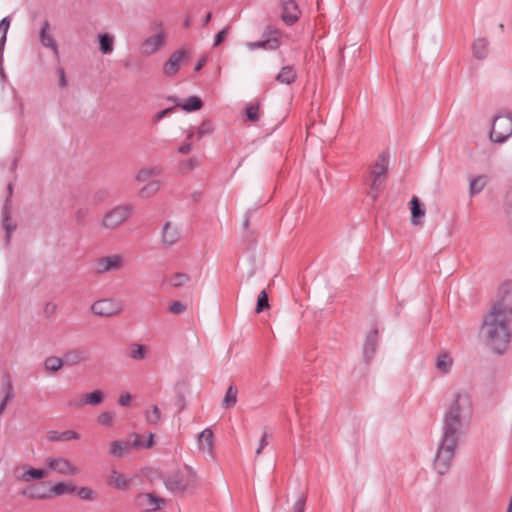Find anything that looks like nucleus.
<instances>
[{"label": "nucleus", "instance_id": "obj_1", "mask_svg": "<svg viewBox=\"0 0 512 512\" xmlns=\"http://www.w3.org/2000/svg\"><path fill=\"white\" fill-rule=\"evenodd\" d=\"M480 332L495 352L502 353L507 348L512 334V281L501 285L498 298L486 314Z\"/></svg>", "mask_w": 512, "mask_h": 512}, {"label": "nucleus", "instance_id": "obj_2", "mask_svg": "<svg viewBox=\"0 0 512 512\" xmlns=\"http://www.w3.org/2000/svg\"><path fill=\"white\" fill-rule=\"evenodd\" d=\"M473 413L472 396L466 389H456L444 414L442 430L461 434V430Z\"/></svg>", "mask_w": 512, "mask_h": 512}, {"label": "nucleus", "instance_id": "obj_3", "mask_svg": "<svg viewBox=\"0 0 512 512\" xmlns=\"http://www.w3.org/2000/svg\"><path fill=\"white\" fill-rule=\"evenodd\" d=\"M459 438V434L442 430V436L433 460V469L437 474L444 475L450 470Z\"/></svg>", "mask_w": 512, "mask_h": 512}, {"label": "nucleus", "instance_id": "obj_4", "mask_svg": "<svg viewBox=\"0 0 512 512\" xmlns=\"http://www.w3.org/2000/svg\"><path fill=\"white\" fill-rule=\"evenodd\" d=\"M198 476L196 471L188 465L183 470H177L168 475L164 480L167 490L173 493L185 492L188 489L196 488Z\"/></svg>", "mask_w": 512, "mask_h": 512}, {"label": "nucleus", "instance_id": "obj_5", "mask_svg": "<svg viewBox=\"0 0 512 512\" xmlns=\"http://www.w3.org/2000/svg\"><path fill=\"white\" fill-rule=\"evenodd\" d=\"M390 163V155L388 152H381L370 172L371 174V185L369 190V196L375 200L378 197L379 191L382 189L386 175L388 172Z\"/></svg>", "mask_w": 512, "mask_h": 512}, {"label": "nucleus", "instance_id": "obj_6", "mask_svg": "<svg viewBox=\"0 0 512 512\" xmlns=\"http://www.w3.org/2000/svg\"><path fill=\"white\" fill-rule=\"evenodd\" d=\"M132 212L133 206L130 204L117 205L103 216L101 225L104 229L115 230L131 216Z\"/></svg>", "mask_w": 512, "mask_h": 512}, {"label": "nucleus", "instance_id": "obj_7", "mask_svg": "<svg viewBox=\"0 0 512 512\" xmlns=\"http://www.w3.org/2000/svg\"><path fill=\"white\" fill-rule=\"evenodd\" d=\"M44 464L46 466V470H48V475L51 472L63 476H74L80 473V469L76 465H74L69 459L63 456H49L45 458Z\"/></svg>", "mask_w": 512, "mask_h": 512}, {"label": "nucleus", "instance_id": "obj_8", "mask_svg": "<svg viewBox=\"0 0 512 512\" xmlns=\"http://www.w3.org/2000/svg\"><path fill=\"white\" fill-rule=\"evenodd\" d=\"M512 135V117L500 115L494 118L489 137L495 143H503Z\"/></svg>", "mask_w": 512, "mask_h": 512}, {"label": "nucleus", "instance_id": "obj_9", "mask_svg": "<svg viewBox=\"0 0 512 512\" xmlns=\"http://www.w3.org/2000/svg\"><path fill=\"white\" fill-rule=\"evenodd\" d=\"M123 310V303L114 298L99 299L91 305V312L100 317H115L120 315Z\"/></svg>", "mask_w": 512, "mask_h": 512}, {"label": "nucleus", "instance_id": "obj_10", "mask_svg": "<svg viewBox=\"0 0 512 512\" xmlns=\"http://www.w3.org/2000/svg\"><path fill=\"white\" fill-rule=\"evenodd\" d=\"M125 259L120 254H113L97 258L94 261V270L98 274H106L112 271L121 270L124 267Z\"/></svg>", "mask_w": 512, "mask_h": 512}, {"label": "nucleus", "instance_id": "obj_11", "mask_svg": "<svg viewBox=\"0 0 512 512\" xmlns=\"http://www.w3.org/2000/svg\"><path fill=\"white\" fill-rule=\"evenodd\" d=\"M134 504L142 512H155L164 506L165 499L155 493H139Z\"/></svg>", "mask_w": 512, "mask_h": 512}, {"label": "nucleus", "instance_id": "obj_12", "mask_svg": "<svg viewBox=\"0 0 512 512\" xmlns=\"http://www.w3.org/2000/svg\"><path fill=\"white\" fill-rule=\"evenodd\" d=\"M160 29L152 36L146 38L140 46V51L144 56H151L157 53L165 44L167 40V33L159 24Z\"/></svg>", "mask_w": 512, "mask_h": 512}, {"label": "nucleus", "instance_id": "obj_13", "mask_svg": "<svg viewBox=\"0 0 512 512\" xmlns=\"http://www.w3.org/2000/svg\"><path fill=\"white\" fill-rule=\"evenodd\" d=\"M16 480L24 483L42 480L48 477V470L45 468H35L28 464L17 467L14 470Z\"/></svg>", "mask_w": 512, "mask_h": 512}, {"label": "nucleus", "instance_id": "obj_14", "mask_svg": "<svg viewBox=\"0 0 512 512\" xmlns=\"http://www.w3.org/2000/svg\"><path fill=\"white\" fill-rule=\"evenodd\" d=\"M189 58L188 51L184 49L177 50L171 54L169 59L163 64V74L166 77H172L177 74L181 65Z\"/></svg>", "mask_w": 512, "mask_h": 512}, {"label": "nucleus", "instance_id": "obj_15", "mask_svg": "<svg viewBox=\"0 0 512 512\" xmlns=\"http://www.w3.org/2000/svg\"><path fill=\"white\" fill-rule=\"evenodd\" d=\"M104 401V392L102 390H94L89 393H85L78 400H72L68 402L67 406L70 408H81L85 405L97 406Z\"/></svg>", "mask_w": 512, "mask_h": 512}, {"label": "nucleus", "instance_id": "obj_16", "mask_svg": "<svg viewBox=\"0 0 512 512\" xmlns=\"http://www.w3.org/2000/svg\"><path fill=\"white\" fill-rule=\"evenodd\" d=\"M197 446L201 453L214 458V434L211 429H204L197 438Z\"/></svg>", "mask_w": 512, "mask_h": 512}, {"label": "nucleus", "instance_id": "obj_17", "mask_svg": "<svg viewBox=\"0 0 512 512\" xmlns=\"http://www.w3.org/2000/svg\"><path fill=\"white\" fill-rule=\"evenodd\" d=\"M282 20L287 25H292L300 17V10L295 0H281Z\"/></svg>", "mask_w": 512, "mask_h": 512}, {"label": "nucleus", "instance_id": "obj_18", "mask_svg": "<svg viewBox=\"0 0 512 512\" xmlns=\"http://www.w3.org/2000/svg\"><path fill=\"white\" fill-rule=\"evenodd\" d=\"M47 485V482H41L38 484H33L27 486L22 490L21 494L32 500H44L50 498L49 491L44 489V486Z\"/></svg>", "mask_w": 512, "mask_h": 512}, {"label": "nucleus", "instance_id": "obj_19", "mask_svg": "<svg viewBox=\"0 0 512 512\" xmlns=\"http://www.w3.org/2000/svg\"><path fill=\"white\" fill-rule=\"evenodd\" d=\"M163 169L158 165L144 166L135 175V181L139 184L153 180V177L161 175Z\"/></svg>", "mask_w": 512, "mask_h": 512}, {"label": "nucleus", "instance_id": "obj_20", "mask_svg": "<svg viewBox=\"0 0 512 512\" xmlns=\"http://www.w3.org/2000/svg\"><path fill=\"white\" fill-rule=\"evenodd\" d=\"M180 238V232L177 225L166 222L162 227V242L166 246L174 245Z\"/></svg>", "mask_w": 512, "mask_h": 512}, {"label": "nucleus", "instance_id": "obj_21", "mask_svg": "<svg viewBox=\"0 0 512 512\" xmlns=\"http://www.w3.org/2000/svg\"><path fill=\"white\" fill-rule=\"evenodd\" d=\"M50 25L47 21H45L42 25V28L40 30L39 39L41 44L46 47L50 48L54 55L57 57L59 56V50L58 46L56 44V41L53 37V35L49 32Z\"/></svg>", "mask_w": 512, "mask_h": 512}, {"label": "nucleus", "instance_id": "obj_22", "mask_svg": "<svg viewBox=\"0 0 512 512\" xmlns=\"http://www.w3.org/2000/svg\"><path fill=\"white\" fill-rule=\"evenodd\" d=\"M454 366V360L451 355L447 352H441L436 357L435 367L437 371L442 375L449 374Z\"/></svg>", "mask_w": 512, "mask_h": 512}, {"label": "nucleus", "instance_id": "obj_23", "mask_svg": "<svg viewBox=\"0 0 512 512\" xmlns=\"http://www.w3.org/2000/svg\"><path fill=\"white\" fill-rule=\"evenodd\" d=\"M77 490V487L70 481H59L51 485L49 493L52 496H63L65 494H72Z\"/></svg>", "mask_w": 512, "mask_h": 512}, {"label": "nucleus", "instance_id": "obj_24", "mask_svg": "<svg viewBox=\"0 0 512 512\" xmlns=\"http://www.w3.org/2000/svg\"><path fill=\"white\" fill-rule=\"evenodd\" d=\"M11 201L6 199L3 212H2V225L6 231L7 238L11 236V234L16 229V224L11 219Z\"/></svg>", "mask_w": 512, "mask_h": 512}, {"label": "nucleus", "instance_id": "obj_25", "mask_svg": "<svg viewBox=\"0 0 512 512\" xmlns=\"http://www.w3.org/2000/svg\"><path fill=\"white\" fill-rule=\"evenodd\" d=\"M489 181L488 176L486 175H477L473 176L469 180V194L470 196H475L481 193L485 187L487 186Z\"/></svg>", "mask_w": 512, "mask_h": 512}, {"label": "nucleus", "instance_id": "obj_26", "mask_svg": "<svg viewBox=\"0 0 512 512\" xmlns=\"http://www.w3.org/2000/svg\"><path fill=\"white\" fill-rule=\"evenodd\" d=\"M245 46L250 51L255 49L276 50L280 46V41L278 37L275 36L264 41L247 42Z\"/></svg>", "mask_w": 512, "mask_h": 512}, {"label": "nucleus", "instance_id": "obj_27", "mask_svg": "<svg viewBox=\"0 0 512 512\" xmlns=\"http://www.w3.org/2000/svg\"><path fill=\"white\" fill-rule=\"evenodd\" d=\"M143 186L138 191V196L141 199H149L156 195L161 187L159 180H151L147 183H142Z\"/></svg>", "mask_w": 512, "mask_h": 512}, {"label": "nucleus", "instance_id": "obj_28", "mask_svg": "<svg viewBox=\"0 0 512 512\" xmlns=\"http://www.w3.org/2000/svg\"><path fill=\"white\" fill-rule=\"evenodd\" d=\"M411 222L413 225H421L422 220L425 216V209L421 205L417 197H413L411 200Z\"/></svg>", "mask_w": 512, "mask_h": 512}, {"label": "nucleus", "instance_id": "obj_29", "mask_svg": "<svg viewBox=\"0 0 512 512\" xmlns=\"http://www.w3.org/2000/svg\"><path fill=\"white\" fill-rule=\"evenodd\" d=\"M148 352L147 346L137 342L131 343L128 348L129 358L136 361L145 360L148 356Z\"/></svg>", "mask_w": 512, "mask_h": 512}, {"label": "nucleus", "instance_id": "obj_30", "mask_svg": "<svg viewBox=\"0 0 512 512\" xmlns=\"http://www.w3.org/2000/svg\"><path fill=\"white\" fill-rule=\"evenodd\" d=\"M131 451V442L130 441H113L110 444L109 453L117 458H122L126 456Z\"/></svg>", "mask_w": 512, "mask_h": 512}, {"label": "nucleus", "instance_id": "obj_31", "mask_svg": "<svg viewBox=\"0 0 512 512\" xmlns=\"http://www.w3.org/2000/svg\"><path fill=\"white\" fill-rule=\"evenodd\" d=\"M473 55L476 59L483 60L489 54V44L485 38H477L472 45Z\"/></svg>", "mask_w": 512, "mask_h": 512}, {"label": "nucleus", "instance_id": "obj_32", "mask_svg": "<svg viewBox=\"0 0 512 512\" xmlns=\"http://www.w3.org/2000/svg\"><path fill=\"white\" fill-rule=\"evenodd\" d=\"M377 333L378 331L376 329H373L371 332L367 334L365 338L363 350L364 356L367 360L372 357L373 353L376 350Z\"/></svg>", "mask_w": 512, "mask_h": 512}, {"label": "nucleus", "instance_id": "obj_33", "mask_svg": "<svg viewBox=\"0 0 512 512\" xmlns=\"http://www.w3.org/2000/svg\"><path fill=\"white\" fill-rule=\"evenodd\" d=\"M176 103L178 107H181L186 112H193L201 109L202 101L198 96H190L183 103H180L178 99H171Z\"/></svg>", "mask_w": 512, "mask_h": 512}, {"label": "nucleus", "instance_id": "obj_34", "mask_svg": "<svg viewBox=\"0 0 512 512\" xmlns=\"http://www.w3.org/2000/svg\"><path fill=\"white\" fill-rule=\"evenodd\" d=\"M191 281V276L186 273L176 272L169 276L167 279L168 284L173 288H181L188 285Z\"/></svg>", "mask_w": 512, "mask_h": 512}, {"label": "nucleus", "instance_id": "obj_35", "mask_svg": "<svg viewBox=\"0 0 512 512\" xmlns=\"http://www.w3.org/2000/svg\"><path fill=\"white\" fill-rule=\"evenodd\" d=\"M108 484L117 489H126L128 488L130 481L126 478L125 475L117 472L116 470H113L110 473Z\"/></svg>", "mask_w": 512, "mask_h": 512}, {"label": "nucleus", "instance_id": "obj_36", "mask_svg": "<svg viewBox=\"0 0 512 512\" xmlns=\"http://www.w3.org/2000/svg\"><path fill=\"white\" fill-rule=\"evenodd\" d=\"M99 50L102 54H111L114 50V36L103 33L98 35Z\"/></svg>", "mask_w": 512, "mask_h": 512}, {"label": "nucleus", "instance_id": "obj_37", "mask_svg": "<svg viewBox=\"0 0 512 512\" xmlns=\"http://www.w3.org/2000/svg\"><path fill=\"white\" fill-rule=\"evenodd\" d=\"M296 78V72L291 66H284L276 76V80L282 84H291Z\"/></svg>", "mask_w": 512, "mask_h": 512}, {"label": "nucleus", "instance_id": "obj_38", "mask_svg": "<svg viewBox=\"0 0 512 512\" xmlns=\"http://www.w3.org/2000/svg\"><path fill=\"white\" fill-rule=\"evenodd\" d=\"M238 390L234 385H229L226 390L225 396L222 401V406L225 408L232 407L237 402Z\"/></svg>", "mask_w": 512, "mask_h": 512}, {"label": "nucleus", "instance_id": "obj_39", "mask_svg": "<svg viewBox=\"0 0 512 512\" xmlns=\"http://www.w3.org/2000/svg\"><path fill=\"white\" fill-rule=\"evenodd\" d=\"M3 391L5 393V396L2 399V401L0 402V415L6 409L8 402L14 398L13 385L10 380H7L5 382V384L3 385Z\"/></svg>", "mask_w": 512, "mask_h": 512}, {"label": "nucleus", "instance_id": "obj_40", "mask_svg": "<svg viewBox=\"0 0 512 512\" xmlns=\"http://www.w3.org/2000/svg\"><path fill=\"white\" fill-rule=\"evenodd\" d=\"M45 369L50 372H57L63 366V360L56 356L46 358L44 362Z\"/></svg>", "mask_w": 512, "mask_h": 512}, {"label": "nucleus", "instance_id": "obj_41", "mask_svg": "<svg viewBox=\"0 0 512 512\" xmlns=\"http://www.w3.org/2000/svg\"><path fill=\"white\" fill-rule=\"evenodd\" d=\"M145 418L149 424H157L161 418L160 409L157 406H152L146 411Z\"/></svg>", "mask_w": 512, "mask_h": 512}, {"label": "nucleus", "instance_id": "obj_42", "mask_svg": "<svg viewBox=\"0 0 512 512\" xmlns=\"http://www.w3.org/2000/svg\"><path fill=\"white\" fill-rule=\"evenodd\" d=\"M246 117L250 121H258L259 120V106L257 104H247L246 105Z\"/></svg>", "mask_w": 512, "mask_h": 512}, {"label": "nucleus", "instance_id": "obj_43", "mask_svg": "<svg viewBox=\"0 0 512 512\" xmlns=\"http://www.w3.org/2000/svg\"><path fill=\"white\" fill-rule=\"evenodd\" d=\"M85 358L84 354L79 350L70 351L65 355V360L69 364H77L83 361Z\"/></svg>", "mask_w": 512, "mask_h": 512}, {"label": "nucleus", "instance_id": "obj_44", "mask_svg": "<svg viewBox=\"0 0 512 512\" xmlns=\"http://www.w3.org/2000/svg\"><path fill=\"white\" fill-rule=\"evenodd\" d=\"M187 306L181 301H173L168 306V311L172 314L179 315L185 313Z\"/></svg>", "mask_w": 512, "mask_h": 512}, {"label": "nucleus", "instance_id": "obj_45", "mask_svg": "<svg viewBox=\"0 0 512 512\" xmlns=\"http://www.w3.org/2000/svg\"><path fill=\"white\" fill-rule=\"evenodd\" d=\"M269 307V303H268V296H267V293L265 290L261 291L258 295V299H257V306H256V312L257 313H260L262 312L265 308H268Z\"/></svg>", "mask_w": 512, "mask_h": 512}, {"label": "nucleus", "instance_id": "obj_46", "mask_svg": "<svg viewBox=\"0 0 512 512\" xmlns=\"http://www.w3.org/2000/svg\"><path fill=\"white\" fill-rule=\"evenodd\" d=\"M75 492H77V495L82 500L91 501L95 498L94 491L88 487L77 488V490Z\"/></svg>", "mask_w": 512, "mask_h": 512}, {"label": "nucleus", "instance_id": "obj_47", "mask_svg": "<svg viewBox=\"0 0 512 512\" xmlns=\"http://www.w3.org/2000/svg\"><path fill=\"white\" fill-rule=\"evenodd\" d=\"M212 130H213L212 124L210 122H208V121L202 122L197 130L198 139H201L205 135L212 133Z\"/></svg>", "mask_w": 512, "mask_h": 512}, {"label": "nucleus", "instance_id": "obj_48", "mask_svg": "<svg viewBox=\"0 0 512 512\" xmlns=\"http://www.w3.org/2000/svg\"><path fill=\"white\" fill-rule=\"evenodd\" d=\"M114 415L110 412H102L98 416V422L104 426H111L113 423Z\"/></svg>", "mask_w": 512, "mask_h": 512}, {"label": "nucleus", "instance_id": "obj_49", "mask_svg": "<svg viewBox=\"0 0 512 512\" xmlns=\"http://www.w3.org/2000/svg\"><path fill=\"white\" fill-rule=\"evenodd\" d=\"M57 75L59 77L58 80V86L62 89L66 88L68 86V81L66 79L65 71L63 67H58L56 69Z\"/></svg>", "mask_w": 512, "mask_h": 512}, {"label": "nucleus", "instance_id": "obj_50", "mask_svg": "<svg viewBox=\"0 0 512 512\" xmlns=\"http://www.w3.org/2000/svg\"><path fill=\"white\" fill-rule=\"evenodd\" d=\"M132 400V396L129 392H121L119 395L118 403L120 406H128L130 405Z\"/></svg>", "mask_w": 512, "mask_h": 512}, {"label": "nucleus", "instance_id": "obj_51", "mask_svg": "<svg viewBox=\"0 0 512 512\" xmlns=\"http://www.w3.org/2000/svg\"><path fill=\"white\" fill-rule=\"evenodd\" d=\"M131 438L133 439L131 442V449L132 448H136V449H141V448H144V441L142 439V437L138 434H132L131 435Z\"/></svg>", "mask_w": 512, "mask_h": 512}, {"label": "nucleus", "instance_id": "obj_52", "mask_svg": "<svg viewBox=\"0 0 512 512\" xmlns=\"http://www.w3.org/2000/svg\"><path fill=\"white\" fill-rule=\"evenodd\" d=\"M61 434H62V441L77 440L80 438V435L73 430H67V431L61 432Z\"/></svg>", "mask_w": 512, "mask_h": 512}, {"label": "nucleus", "instance_id": "obj_53", "mask_svg": "<svg viewBox=\"0 0 512 512\" xmlns=\"http://www.w3.org/2000/svg\"><path fill=\"white\" fill-rule=\"evenodd\" d=\"M305 503H306V498L304 496H300L294 504V512H304Z\"/></svg>", "mask_w": 512, "mask_h": 512}, {"label": "nucleus", "instance_id": "obj_54", "mask_svg": "<svg viewBox=\"0 0 512 512\" xmlns=\"http://www.w3.org/2000/svg\"><path fill=\"white\" fill-rule=\"evenodd\" d=\"M228 27L222 29L220 32H218L214 38V43L213 45L216 47L218 46L226 37L227 33H228Z\"/></svg>", "mask_w": 512, "mask_h": 512}, {"label": "nucleus", "instance_id": "obj_55", "mask_svg": "<svg viewBox=\"0 0 512 512\" xmlns=\"http://www.w3.org/2000/svg\"><path fill=\"white\" fill-rule=\"evenodd\" d=\"M268 437H269V434L266 432L262 435V438L259 441V446L256 450L257 455H259L262 452V450L268 445V441H267Z\"/></svg>", "mask_w": 512, "mask_h": 512}, {"label": "nucleus", "instance_id": "obj_56", "mask_svg": "<svg viewBox=\"0 0 512 512\" xmlns=\"http://www.w3.org/2000/svg\"><path fill=\"white\" fill-rule=\"evenodd\" d=\"M172 111H173V108H167V109H164V110L158 112L154 116V122H156V123L159 122L160 120H162L166 115H168Z\"/></svg>", "mask_w": 512, "mask_h": 512}, {"label": "nucleus", "instance_id": "obj_57", "mask_svg": "<svg viewBox=\"0 0 512 512\" xmlns=\"http://www.w3.org/2000/svg\"><path fill=\"white\" fill-rule=\"evenodd\" d=\"M184 168L188 169V170H192L194 169L195 167L199 166V161L198 159L196 158H191L189 160H187L184 164H183Z\"/></svg>", "mask_w": 512, "mask_h": 512}, {"label": "nucleus", "instance_id": "obj_58", "mask_svg": "<svg viewBox=\"0 0 512 512\" xmlns=\"http://www.w3.org/2000/svg\"><path fill=\"white\" fill-rule=\"evenodd\" d=\"M192 143L187 142L178 148V152L181 154H189L192 151Z\"/></svg>", "mask_w": 512, "mask_h": 512}, {"label": "nucleus", "instance_id": "obj_59", "mask_svg": "<svg viewBox=\"0 0 512 512\" xmlns=\"http://www.w3.org/2000/svg\"><path fill=\"white\" fill-rule=\"evenodd\" d=\"M48 439L50 441H62V434L57 431H51L48 434Z\"/></svg>", "mask_w": 512, "mask_h": 512}, {"label": "nucleus", "instance_id": "obj_60", "mask_svg": "<svg viewBox=\"0 0 512 512\" xmlns=\"http://www.w3.org/2000/svg\"><path fill=\"white\" fill-rule=\"evenodd\" d=\"M153 438H154L153 434H150L147 442L144 443V448H151L153 446V444H154Z\"/></svg>", "mask_w": 512, "mask_h": 512}, {"label": "nucleus", "instance_id": "obj_61", "mask_svg": "<svg viewBox=\"0 0 512 512\" xmlns=\"http://www.w3.org/2000/svg\"><path fill=\"white\" fill-rule=\"evenodd\" d=\"M206 58H202L195 66V71H200L202 67L205 65Z\"/></svg>", "mask_w": 512, "mask_h": 512}, {"label": "nucleus", "instance_id": "obj_62", "mask_svg": "<svg viewBox=\"0 0 512 512\" xmlns=\"http://www.w3.org/2000/svg\"><path fill=\"white\" fill-rule=\"evenodd\" d=\"M211 17H212V14H211V13H208V14L204 17V19H203V26H204V25H206V24H208V23L210 22Z\"/></svg>", "mask_w": 512, "mask_h": 512}, {"label": "nucleus", "instance_id": "obj_63", "mask_svg": "<svg viewBox=\"0 0 512 512\" xmlns=\"http://www.w3.org/2000/svg\"><path fill=\"white\" fill-rule=\"evenodd\" d=\"M267 33H268L269 35H271V34H275V35H277V34H278V31H277L275 28H273V27H268V28H267Z\"/></svg>", "mask_w": 512, "mask_h": 512}, {"label": "nucleus", "instance_id": "obj_64", "mask_svg": "<svg viewBox=\"0 0 512 512\" xmlns=\"http://www.w3.org/2000/svg\"><path fill=\"white\" fill-rule=\"evenodd\" d=\"M507 512H512V496H511V499H510V503H509V507L507 509Z\"/></svg>", "mask_w": 512, "mask_h": 512}]
</instances>
